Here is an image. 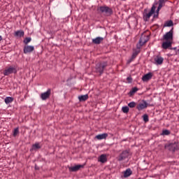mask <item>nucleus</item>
Returning a JSON list of instances; mask_svg holds the SVG:
<instances>
[{"mask_svg": "<svg viewBox=\"0 0 179 179\" xmlns=\"http://www.w3.org/2000/svg\"><path fill=\"white\" fill-rule=\"evenodd\" d=\"M103 40H104V38L99 36V37H96V38L92 39V43L94 44H100V43H101V41H103Z\"/></svg>", "mask_w": 179, "mask_h": 179, "instance_id": "nucleus-16", "label": "nucleus"}, {"mask_svg": "<svg viewBox=\"0 0 179 179\" xmlns=\"http://www.w3.org/2000/svg\"><path fill=\"white\" fill-rule=\"evenodd\" d=\"M149 38H150L149 35L142 34V35L140 38L139 42L136 45L137 48L138 50H140V48H141L143 45L146 44V43H148V41H149Z\"/></svg>", "mask_w": 179, "mask_h": 179, "instance_id": "nucleus-2", "label": "nucleus"}, {"mask_svg": "<svg viewBox=\"0 0 179 179\" xmlns=\"http://www.w3.org/2000/svg\"><path fill=\"white\" fill-rule=\"evenodd\" d=\"M162 40L165 41H172L173 42V29L166 32L162 37Z\"/></svg>", "mask_w": 179, "mask_h": 179, "instance_id": "nucleus-6", "label": "nucleus"}, {"mask_svg": "<svg viewBox=\"0 0 179 179\" xmlns=\"http://www.w3.org/2000/svg\"><path fill=\"white\" fill-rule=\"evenodd\" d=\"M129 156V152L128 150L123 151L117 158L119 162H122V160H125Z\"/></svg>", "mask_w": 179, "mask_h": 179, "instance_id": "nucleus-9", "label": "nucleus"}, {"mask_svg": "<svg viewBox=\"0 0 179 179\" xmlns=\"http://www.w3.org/2000/svg\"><path fill=\"white\" fill-rule=\"evenodd\" d=\"M99 10L102 13H105L106 16H110V15H113V10L108 6H101L99 7Z\"/></svg>", "mask_w": 179, "mask_h": 179, "instance_id": "nucleus-4", "label": "nucleus"}, {"mask_svg": "<svg viewBox=\"0 0 179 179\" xmlns=\"http://www.w3.org/2000/svg\"><path fill=\"white\" fill-rule=\"evenodd\" d=\"M144 122H149V116L145 114L143 116Z\"/></svg>", "mask_w": 179, "mask_h": 179, "instance_id": "nucleus-29", "label": "nucleus"}, {"mask_svg": "<svg viewBox=\"0 0 179 179\" xmlns=\"http://www.w3.org/2000/svg\"><path fill=\"white\" fill-rule=\"evenodd\" d=\"M153 77V74L152 73H148L147 74H145L142 77L143 82H148V80H150V79Z\"/></svg>", "mask_w": 179, "mask_h": 179, "instance_id": "nucleus-13", "label": "nucleus"}, {"mask_svg": "<svg viewBox=\"0 0 179 179\" xmlns=\"http://www.w3.org/2000/svg\"><path fill=\"white\" fill-rule=\"evenodd\" d=\"M165 148H169V150H171L172 152H176V149H177V148L174 146V144L173 143H171L168 145H165Z\"/></svg>", "mask_w": 179, "mask_h": 179, "instance_id": "nucleus-22", "label": "nucleus"}, {"mask_svg": "<svg viewBox=\"0 0 179 179\" xmlns=\"http://www.w3.org/2000/svg\"><path fill=\"white\" fill-rule=\"evenodd\" d=\"M171 45H173L172 41H164L162 43V48H163V50H169V48H171Z\"/></svg>", "mask_w": 179, "mask_h": 179, "instance_id": "nucleus-10", "label": "nucleus"}, {"mask_svg": "<svg viewBox=\"0 0 179 179\" xmlns=\"http://www.w3.org/2000/svg\"><path fill=\"white\" fill-rule=\"evenodd\" d=\"M108 64L107 62H104L103 63H100L96 64V71L98 73H100V75H101V73H103V72L104 71V69L107 66Z\"/></svg>", "mask_w": 179, "mask_h": 179, "instance_id": "nucleus-3", "label": "nucleus"}, {"mask_svg": "<svg viewBox=\"0 0 179 179\" xmlns=\"http://www.w3.org/2000/svg\"><path fill=\"white\" fill-rule=\"evenodd\" d=\"M159 2H160L161 3H166V2H167V0H159Z\"/></svg>", "mask_w": 179, "mask_h": 179, "instance_id": "nucleus-35", "label": "nucleus"}, {"mask_svg": "<svg viewBox=\"0 0 179 179\" xmlns=\"http://www.w3.org/2000/svg\"><path fill=\"white\" fill-rule=\"evenodd\" d=\"M122 1H127V0H122Z\"/></svg>", "mask_w": 179, "mask_h": 179, "instance_id": "nucleus-37", "label": "nucleus"}, {"mask_svg": "<svg viewBox=\"0 0 179 179\" xmlns=\"http://www.w3.org/2000/svg\"><path fill=\"white\" fill-rule=\"evenodd\" d=\"M89 99V95H81L78 96L79 101H86Z\"/></svg>", "mask_w": 179, "mask_h": 179, "instance_id": "nucleus-19", "label": "nucleus"}, {"mask_svg": "<svg viewBox=\"0 0 179 179\" xmlns=\"http://www.w3.org/2000/svg\"><path fill=\"white\" fill-rule=\"evenodd\" d=\"M3 73L4 76H9V75H12V73H17V66L16 65L8 66L3 71Z\"/></svg>", "mask_w": 179, "mask_h": 179, "instance_id": "nucleus-1", "label": "nucleus"}, {"mask_svg": "<svg viewBox=\"0 0 179 179\" xmlns=\"http://www.w3.org/2000/svg\"><path fill=\"white\" fill-rule=\"evenodd\" d=\"M149 106V104L148 103V102H146V101L145 100H142L136 106L137 110H138V111H142V110H145V108H148V106Z\"/></svg>", "mask_w": 179, "mask_h": 179, "instance_id": "nucleus-5", "label": "nucleus"}, {"mask_svg": "<svg viewBox=\"0 0 179 179\" xmlns=\"http://www.w3.org/2000/svg\"><path fill=\"white\" fill-rule=\"evenodd\" d=\"M24 54H30L34 51V46L32 45H25L24 47Z\"/></svg>", "mask_w": 179, "mask_h": 179, "instance_id": "nucleus-12", "label": "nucleus"}, {"mask_svg": "<svg viewBox=\"0 0 179 179\" xmlns=\"http://www.w3.org/2000/svg\"><path fill=\"white\" fill-rule=\"evenodd\" d=\"M19 134V128H15L13 131V136H17Z\"/></svg>", "mask_w": 179, "mask_h": 179, "instance_id": "nucleus-30", "label": "nucleus"}, {"mask_svg": "<svg viewBox=\"0 0 179 179\" xmlns=\"http://www.w3.org/2000/svg\"><path fill=\"white\" fill-rule=\"evenodd\" d=\"M15 37H23L24 36V31H17L15 32Z\"/></svg>", "mask_w": 179, "mask_h": 179, "instance_id": "nucleus-21", "label": "nucleus"}, {"mask_svg": "<svg viewBox=\"0 0 179 179\" xmlns=\"http://www.w3.org/2000/svg\"><path fill=\"white\" fill-rule=\"evenodd\" d=\"M4 101L6 104H9L10 103H12V101H13V98L10 96H7L5 98Z\"/></svg>", "mask_w": 179, "mask_h": 179, "instance_id": "nucleus-23", "label": "nucleus"}, {"mask_svg": "<svg viewBox=\"0 0 179 179\" xmlns=\"http://www.w3.org/2000/svg\"><path fill=\"white\" fill-rule=\"evenodd\" d=\"M122 111L124 114H127V113H129V108L128 106H123L122 108Z\"/></svg>", "mask_w": 179, "mask_h": 179, "instance_id": "nucleus-26", "label": "nucleus"}, {"mask_svg": "<svg viewBox=\"0 0 179 179\" xmlns=\"http://www.w3.org/2000/svg\"><path fill=\"white\" fill-rule=\"evenodd\" d=\"M108 136V134L104 133L102 134H99L96 136V138L98 139V141H101V139H106Z\"/></svg>", "mask_w": 179, "mask_h": 179, "instance_id": "nucleus-15", "label": "nucleus"}, {"mask_svg": "<svg viewBox=\"0 0 179 179\" xmlns=\"http://www.w3.org/2000/svg\"><path fill=\"white\" fill-rule=\"evenodd\" d=\"M0 41H2V36H0Z\"/></svg>", "mask_w": 179, "mask_h": 179, "instance_id": "nucleus-36", "label": "nucleus"}, {"mask_svg": "<svg viewBox=\"0 0 179 179\" xmlns=\"http://www.w3.org/2000/svg\"><path fill=\"white\" fill-rule=\"evenodd\" d=\"M163 4H164L163 3L159 2V6L157 10V13H159V11L160 10V9H162V8H163Z\"/></svg>", "mask_w": 179, "mask_h": 179, "instance_id": "nucleus-31", "label": "nucleus"}, {"mask_svg": "<svg viewBox=\"0 0 179 179\" xmlns=\"http://www.w3.org/2000/svg\"><path fill=\"white\" fill-rule=\"evenodd\" d=\"M37 149H41V145H40V143H36L32 145V148L31 150H37Z\"/></svg>", "mask_w": 179, "mask_h": 179, "instance_id": "nucleus-20", "label": "nucleus"}, {"mask_svg": "<svg viewBox=\"0 0 179 179\" xmlns=\"http://www.w3.org/2000/svg\"><path fill=\"white\" fill-rule=\"evenodd\" d=\"M127 80L129 82V83H132V77H131V76L127 77Z\"/></svg>", "mask_w": 179, "mask_h": 179, "instance_id": "nucleus-33", "label": "nucleus"}, {"mask_svg": "<svg viewBox=\"0 0 179 179\" xmlns=\"http://www.w3.org/2000/svg\"><path fill=\"white\" fill-rule=\"evenodd\" d=\"M136 55H138V52H136L133 53L131 58H136Z\"/></svg>", "mask_w": 179, "mask_h": 179, "instance_id": "nucleus-34", "label": "nucleus"}, {"mask_svg": "<svg viewBox=\"0 0 179 179\" xmlns=\"http://www.w3.org/2000/svg\"><path fill=\"white\" fill-rule=\"evenodd\" d=\"M161 135H162L163 136L170 135V131L167 129L163 130Z\"/></svg>", "mask_w": 179, "mask_h": 179, "instance_id": "nucleus-28", "label": "nucleus"}, {"mask_svg": "<svg viewBox=\"0 0 179 179\" xmlns=\"http://www.w3.org/2000/svg\"><path fill=\"white\" fill-rule=\"evenodd\" d=\"M98 162L100 163H106L107 162V155L102 154L98 158Z\"/></svg>", "mask_w": 179, "mask_h": 179, "instance_id": "nucleus-14", "label": "nucleus"}, {"mask_svg": "<svg viewBox=\"0 0 179 179\" xmlns=\"http://www.w3.org/2000/svg\"><path fill=\"white\" fill-rule=\"evenodd\" d=\"M128 106L130 108H135L136 106V103H135V101H131V102L128 103Z\"/></svg>", "mask_w": 179, "mask_h": 179, "instance_id": "nucleus-27", "label": "nucleus"}, {"mask_svg": "<svg viewBox=\"0 0 179 179\" xmlns=\"http://www.w3.org/2000/svg\"><path fill=\"white\" fill-rule=\"evenodd\" d=\"M164 62V58L160 55H157L154 57L155 65H162Z\"/></svg>", "mask_w": 179, "mask_h": 179, "instance_id": "nucleus-8", "label": "nucleus"}, {"mask_svg": "<svg viewBox=\"0 0 179 179\" xmlns=\"http://www.w3.org/2000/svg\"><path fill=\"white\" fill-rule=\"evenodd\" d=\"M83 167V165H76L69 168L70 171H78Z\"/></svg>", "mask_w": 179, "mask_h": 179, "instance_id": "nucleus-17", "label": "nucleus"}, {"mask_svg": "<svg viewBox=\"0 0 179 179\" xmlns=\"http://www.w3.org/2000/svg\"><path fill=\"white\" fill-rule=\"evenodd\" d=\"M173 25V21L169 20L164 23V27H171Z\"/></svg>", "mask_w": 179, "mask_h": 179, "instance_id": "nucleus-24", "label": "nucleus"}, {"mask_svg": "<svg viewBox=\"0 0 179 179\" xmlns=\"http://www.w3.org/2000/svg\"><path fill=\"white\" fill-rule=\"evenodd\" d=\"M155 11H156V6H153L151 8V10L148 13L144 14L143 15L144 20H145V22H148V20L150 19V17L152 16V15H153V13H155Z\"/></svg>", "mask_w": 179, "mask_h": 179, "instance_id": "nucleus-7", "label": "nucleus"}, {"mask_svg": "<svg viewBox=\"0 0 179 179\" xmlns=\"http://www.w3.org/2000/svg\"><path fill=\"white\" fill-rule=\"evenodd\" d=\"M132 176V171L131 169H127L126 171H124V178H127V177H129Z\"/></svg>", "mask_w": 179, "mask_h": 179, "instance_id": "nucleus-18", "label": "nucleus"}, {"mask_svg": "<svg viewBox=\"0 0 179 179\" xmlns=\"http://www.w3.org/2000/svg\"><path fill=\"white\" fill-rule=\"evenodd\" d=\"M137 91H138V87H135L132 88L129 92L130 96H134V94H135V93H136Z\"/></svg>", "mask_w": 179, "mask_h": 179, "instance_id": "nucleus-25", "label": "nucleus"}, {"mask_svg": "<svg viewBox=\"0 0 179 179\" xmlns=\"http://www.w3.org/2000/svg\"><path fill=\"white\" fill-rule=\"evenodd\" d=\"M30 41H31V38H26L24 40V44H29V43H30Z\"/></svg>", "mask_w": 179, "mask_h": 179, "instance_id": "nucleus-32", "label": "nucleus"}, {"mask_svg": "<svg viewBox=\"0 0 179 179\" xmlns=\"http://www.w3.org/2000/svg\"><path fill=\"white\" fill-rule=\"evenodd\" d=\"M50 96H51V89H48L46 92L41 94V100H47V99H50Z\"/></svg>", "mask_w": 179, "mask_h": 179, "instance_id": "nucleus-11", "label": "nucleus"}]
</instances>
